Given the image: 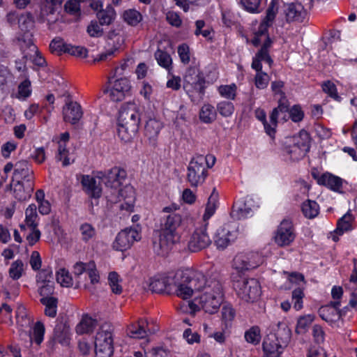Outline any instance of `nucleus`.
Listing matches in <instances>:
<instances>
[{
	"mask_svg": "<svg viewBox=\"0 0 357 357\" xmlns=\"http://www.w3.org/2000/svg\"><path fill=\"white\" fill-rule=\"evenodd\" d=\"M204 282L203 276L192 271H178L173 275L153 278L149 289L158 294H176L183 299L192 296V289L200 288Z\"/></svg>",
	"mask_w": 357,
	"mask_h": 357,
	"instance_id": "obj_1",
	"label": "nucleus"
},
{
	"mask_svg": "<svg viewBox=\"0 0 357 357\" xmlns=\"http://www.w3.org/2000/svg\"><path fill=\"white\" fill-rule=\"evenodd\" d=\"M126 177V170L116 166L104 172H97L94 177L89 175L82 176L81 183L83 190L91 199L89 210L92 214H94V206H98V199L102 196L100 183L103 182L107 188L114 190L117 195H122L120 187Z\"/></svg>",
	"mask_w": 357,
	"mask_h": 357,
	"instance_id": "obj_2",
	"label": "nucleus"
},
{
	"mask_svg": "<svg viewBox=\"0 0 357 357\" xmlns=\"http://www.w3.org/2000/svg\"><path fill=\"white\" fill-rule=\"evenodd\" d=\"M178 209V205L172 204L162 210V213L165 214L160 220L159 242L154 243V250L158 255L167 254L179 239L177 229L181 226L183 219L181 215L176 212Z\"/></svg>",
	"mask_w": 357,
	"mask_h": 357,
	"instance_id": "obj_3",
	"label": "nucleus"
},
{
	"mask_svg": "<svg viewBox=\"0 0 357 357\" xmlns=\"http://www.w3.org/2000/svg\"><path fill=\"white\" fill-rule=\"evenodd\" d=\"M200 273L204 278L202 284L197 289H192V294L194 291H204V293L199 297V304L201 307L208 314L215 313L223 301L222 287L220 281L215 277L207 278L202 272L195 271Z\"/></svg>",
	"mask_w": 357,
	"mask_h": 357,
	"instance_id": "obj_4",
	"label": "nucleus"
},
{
	"mask_svg": "<svg viewBox=\"0 0 357 357\" xmlns=\"http://www.w3.org/2000/svg\"><path fill=\"white\" fill-rule=\"evenodd\" d=\"M140 123L139 108L134 102L123 104L119 114L118 135L124 142H130L137 135Z\"/></svg>",
	"mask_w": 357,
	"mask_h": 357,
	"instance_id": "obj_5",
	"label": "nucleus"
},
{
	"mask_svg": "<svg viewBox=\"0 0 357 357\" xmlns=\"http://www.w3.org/2000/svg\"><path fill=\"white\" fill-rule=\"evenodd\" d=\"M205 84V77L199 68H188L183 78V89L195 104H198L203 99Z\"/></svg>",
	"mask_w": 357,
	"mask_h": 357,
	"instance_id": "obj_6",
	"label": "nucleus"
},
{
	"mask_svg": "<svg viewBox=\"0 0 357 357\" xmlns=\"http://www.w3.org/2000/svg\"><path fill=\"white\" fill-rule=\"evenodd\" d=\"M233 287L238 297L246 302L257 301L261 294L259 282L255 278H247L233 274Z\"/></svg>",
	"mask_w": 357,
	"mask_h": 357,
	"instance_id": "obj_7",
	"label": "nucleus"
},
{
	"mask_svg": "<svg viewBox=\"0 0 357 357\" xmlns=\"http://www.w3.org/2000/svg\"><path fill=\"white\" fill-rule=\"evenodd\" d=\"M114 328L109 323L100 326L95 337L96 357H112L114 353Z\"/></svg>",
	"mask_w": 357,
	"mask_h": 357,
	"instance_id": "obj_8",
	"label": "nucleus"
},
{
	"mask_svg": "<svg viewBox=\"0 0 357 357\" xmlns=\"http://www.w3.org/2000/svg\"><path fill=\"white\" fill-rule=\"evenodd\" d=\"M204 155L197 154L189 162L187 181L192 188L202 185L208 176V170L204 165Z\"/></svg>",
	"mask_w": 357,
	"mask_h": 357,
	"instance_id": "obj_9",
	"label": "nucleus"
},
{
	"mask_svg": "<svg viewBox=\"0 0 357 357\" xmlns=\"http://www.w3.org/2000/svg\"><path fill=\"white\" fill-rule=\"evenodd\" d=\"M310 137L305 130H301L293 137V144L285 147L284 151L293 161L302 159L310 151Z\"/></svg>",
	"mask_w": 357,
	"mask_h": 357,
	"instance_id": "obj_10",
	"label": "nucleus"
},
{
	"mask_svg": "<svg viewBox=\"0 0 357 357\" xmlns=\"http://www.w3.org/2000/svg\"><path fill=\"white\" fill-rule=\"evenodd\" d=\"M114 77V76L109 77L108 84L109 86L104 90V93H109L111 100L120 102L122 101L126 96L130 95L131 86L130 81L127 78L121 77L113 82L112 79Z\"/></svg>",
	"mask_w": 357,
	"mask_h": 357,
	"instance_id": "obj_11",
	"label": "nucleus"
},
{
	"mask_svg": "<svg viewBox=\"0 0 357 357\" xmlns=\"http://www.w3.org/2000/svg\"><path fill=\"white\" fill-rule=\"evenodd\" d=\"M261 261L257 252L239 253L234 259L233 266L240 273L258 267Z\"/></svg>",
	"mask_w": 357,
	"mask_h": 357,
	"instance_id": "obj_12",
	"label": "nucleus"
},
{
	"mask_svg": "<svg viewBox=\"0 0 357 357\" xmlns=\"http://www.w3.org/2000/svg\"><path fill=\"white\" fill-rule=\"evenodd\" d=\"M141 238V235L136 228H126L121 230L116 236L113 243V248L116 250L125 251L132 245Z\"/></svg>",
	"mask_w": 357,
	"mask_h": 357,
	"instance_id": "obj_13",
	"label": "nucleus"
},
{
	"mask_svg": "<svg viewBox=\"0 0 357 357\" xmlns=\"http://www.w3.org/2000/svg\"><path fill=\"white\" fill-rule=\"evenodd\" d=\"M211 243V240L206 231V225L196 229L190 236L188 242V249L191 252L201 251Z\"/></svg>",
	"mask_w": 357,
	"mask_h": 357,
	"instance_id": "obj_14",
	"label": "nucleus"
},
{
	"mask_svg": "<svg viewBox=\"0 0 357 357\" xmlns=\"http://www.w3.org/2000/svg\"><path fill=\"white\" fill-rule=\"evenodd\" d=\"M282 13L287 23L302 22L307 15V11L301 3L291 2L284 3Z\"/></svg>",
	"mask_w": 357,
	"mask_h": 357,
	"instance_id": "obj_15",
	"label": "nucleus"
},
{
	"mask_svg": "<svg viewBox=\"0 0 357 357\" xmlns=\"http://www.w3.org/2000/svg\"><path fill=\"white\" fill-rule=\"evenodd\" d=\"M295 238V234L292 222L289 220H284L278 226L275 241L280 246L289 245Z\"/></svg>",
	"mask_w": 357,
	"mask_h": 357,
	"instance_id": "obj_16",
	"label": "nucleus"
},
{
	"mask_svg": "<svg viewBox=\"0 0 357 357\" xmlns=\"http://www.w3.org/2000/svg\"><path fill=\"white\" fill-rule=\"evenodd\" d=\"M63 120L75 125L79 122L83 116V112L79 104L77 102H66L63 107Z\"/></svg>",
	"mask_w": 357,
	"mask_h": 357,
	"instance_id": "obj_17",
	"label": "nucleus"
},
{
	"mask_svg": "<svg viewBox=\"0 0 357 357\" xmlns=\"http://www.w3.org/2000/svg\"><path fill=\"white\" fill-rule=\"evenodd\" d=\"M15 178L26 183L33 182V171L28 161L20 160L15 164L13 181Z\"/></svg>",
	"mask_w": 357,
	"mask_h": 357,
	"instance_id": "obj_18",
	"label": "nucleus"
},
{
	"mask_svg": "<svg viewBox=\"0 0 357 357\" xmlns=\"http://www.w3.org/2000/svg\"><path fill=\"white\" fill-rule=\"evenodd\" d=\"M236 234L231 231L226 226L220 227L215 236L214 243L219 250H225L229 245L234 241Z\"/></svg>",
	"mask_w": 357,
	"mask_h": 357,
	"instance_id": "obj_19",
	"label": "nucleus"
},
{
	"mask_svg": "<svg viewBox=\"0 0 357 357\" xmlns=\"http://www.w3.org/2000/svg\"><path fill=\"white\" fill-rule=\"evenodd\" d=\"M33 182L24 183V181L17 180L13 184V195L15 199L20 202L25 201L29 199L33 191Z\"/></svg>",
	"mask_w": 357,
	"mask_h": 357,
	"instance_id": "obj_20",
	"label": "nucleus"
},
{
	"mask_svg": "<svg viewBox=\"0 0 357 357\" xmlns=\"http://www.w3.org/2000/svg\"><path fill=\"white\" fill-rule=\"evenodd\" d=\"M262 347L266 357H280L284 347L272 336L268 335L263 342Z\"/></svg>",
	"mask_w": 357,
	"mask_h": 357,
	"instance_id": "obj_21",
	"label": "nucleus"
},
{
	"mask_svg": "<svg viewBox=\"0 0 357 357\" xmlns=\"http://www.w3.org/2000/svg\"><path fill=\"white\" fill-rule=\"evenodd\" d=\"M342 181H343L341 178L328 172L323 174L317 179L318 184L324 185L331 190L338 192H341Z\"/></svg>",
	"mask_w": 357,
	"mask_h": 357,
	"instance_id": "obj_22",
	"label": "nucleus"
},
{
	"mask_svg": "<svg viewBox=\"0 0 357 357\" xmlns=\"http://www.w3.org/2000/svg\"><path fill=\"white\" fill-rule=\"evenodd\" d=\"M146 320L139 319L137 322L131 324L128 326L127 335L131 338H144L148 335V331L146 329Z\"/></svg>",
	"mask_w": 357,
	"mask_h": 357,
	"instance_id": "obj_23",
	"label": "nucleus"
},
{
	"mask_svg": "<svg viewBox=\"0 0 357 357\" xmlns=\"http://www.w3.org/2000/svg\"><path fill=\"white\" fill-rule=\"evenodd\" d=\"M52 340L62 345H67L70 341V328L63 323H59L56 325Z\"/></svg>",
	"mask_w": 357,
	"mask_h": 357,
	"instance_id": "obj_24",
	"label": "nucleus"
},
{
	"mask_svg": "<svg viewBox=\"0 0 357 357\" xmlns=\"http://www.w3.org/2000/svg\"><path fill=\"white\" fill-rule=\"evenodd\" d=\"M277 327L278 329L275 330V333L271 336L284 347H287L291 340V331L284 323L278 322Z\"/></svg>",
	"mask_w": 357,
	"mask_h": 357,
	"instance_id": "obj_25",
	"label": "nucleus"
},
{
	"mask_svg": "<svg viewBox=\"0 0 357 357\" xmlns=\"http://www.w3.org/2000/svg\"><path fill=\"white\" fill-rule=\"evenodd\" d=\"M252 211L250 207L247 206L245 202H235L232 206L230 213L231 217L236 220H240L251 216Z\"/></svg>",
	"mask_w": 357,
	"mask_h": 357,
	"instance_id": "obj_26",
	"label": "nucleus"
},
{
	"mask_svg": "<svg viewBox=\"0 0 357 357\" xmlns=\"http://www.w3.org/2000/svg\"><path fill=\"white\" fill-rule=\"evenodd\" d=\"M116 11L111 5H107L105 8H101L96 13L97 18L100 25H109L116 18Z\"/></svg>",
	"mask_w": 357,
	"mask_h": 357,
	"instance_id": "obj_27",
	"label": "nucleus"
},
{
	"mask_svg": "<svg viewBox=\"0 0 357 357\" xmlns=\"http://www.w3.org/2000/svg\"><path fill=\"white\" fill-rule=\"evenodd\" d=\"M289 101L287 99L286 96L282 95V97H280L278 100V106L275 107L270 114V121L273 122L274 126H278V119L280 114L289 112Z\"/></svg>",
	"mask_w": 357,
	"mask_h": 357,
	"instance_id": "obj_28",
	"label": "nucleus"
},
{
	"mask_svg": "<svg viewBox=\"0 0 357 357\" xmlns=\"http://www.w3.org/2000/svg\"><path fill=\"white\" fill-rule=\"evenodd\" d=\"M40 302L45 306L44 313L46 316L51 318L56 316L59 303L56 297L40 298Z\"/></svg>",
	"mask_w": 357,
	"mask_h": 357,
	"instance_id": "obj_29",
	"label": "nucleus"
},
{
	"mask_svg": "<svg viewBox=\"0 0 357 357\" xmlns=\"http://www.w3.org/2000/svg\"><path fill=\"white\" fill-rule=\"evenodd\" d=\"M97 324L98 322L96 319H92L88 315H85L77 325L75 328L76 332L79 335L91 333L96 327Z\"/></svg>",
	"mask_w": 357,
	"mask_h": 357,
	"instance_id": "obj_30",
	"label": "nucleus"
},
{
	"mask_svg": "<svg viewBox=\"0 0 357 357\" xmlns=\"http://www.w3.org/2000/svg\"><path fill=\"white\" fill-rule=\"evenodd\" d=\"M318 312L320 317L327 322L335 321L342 317V311H337L328 306H321Z\"/></svg>",
	"mask_w": 357,
	"mask_h": 357,
	"instance_id": "obj_31",
	"label": "nucleus"
},
{
	"mask_svg": "<svg viewBox=\"0 0 357 357\" xmlns=\"http://www.w3.org/2000/svg\"><path fill=\"white\" fill-rule=\"evenodd\" d=\"M217 116V112L215 107L210 104H204L199 112V119L204 123H211Z\"/></svg>",
	"mask_w": 357,
	"mask_h": 357,
	"instance_id": "obj_32",
	"label": "nucleus"
},
{
	"mask_svg": "<svg viewBox=\"0 0 357 357\" xmlns=\"http://www.w3.org/2000/svg\"><path fill=\"white\" fill-rule=\"evenodd\" d=\"M162 127V123L155 119H149L145 125V135L149 139H155L159 134Z\"/></svg>",
	"mask_w": 357,
	"mask_h": 357,
	"instance_id": "obj_33",
	"label": "nucleus"
},
{
	"mask_svg": "<svg viewBox=\"0 0 357 357\" xmlns=\"http://www.w3.org/2000/svg\"><path fill=\"white\" fill-rule=\"evenodd\" d=\"M256 118L262 122L266 133L272 139L275 138L277 126H274L273 122L270 121L268 123L266 121V114L264 110L257 109L255 111Z\"/></svg>",
	"mask_w": 357,
	"mask_h": 357,
	"instance_id": "obj_34",
	"label": "nucleus"
},
{
	"mask_svg": "<svg viewBox=\"0 0 357 357\" xmlns=\"http://www.w3.org/2000/svg\"><path fill=\"white\" fill-rule=\"evenodd\" d=\"M353 220V215L348 211L340 219L338 220L337 228L334 232L337 235H342L344 231H348L352 229L351 222Z\"/></svg>",
	"mask_w": 357,
	"mask_h": 357,
	"instance_id": "obj_35",
	"label": "nucleus"
},
{
	"mask_svg": "<svg viewBox=\"0 0 357 357\" xmlns=\"http://www.w3.org/2000/svg\"><path fill=\"white\" fill-rule=\"evenodd\" d=\"M261 61L267 63L270 66L273 63L268 51H264L261 54V50H259L252 59V68L256 71L261 70L262 69Z\"/></svg>",
	"mask_w": 357,
	"mask_h": 357,
	"instance_id": "obj_36",
	"label": "nucleus"
},
{
	"mask_svg": "<svg viewBox=\"0 0 357 357\" xmlns=\"http://www.w3.org/2000/svg\"><path fill=\"white\" fill-rule=\"evenodd\" d=\"M45 326L41 321H37L33 326V335L25 333L29 338L30 344L34 341L37 344H40L43 340L45 334Z\"/></svg>",
	"mask_w": 357,
	"mask_h": 357,
	"instance_id": "obj_37",
	"label": "nucleus"
},
{
	"mask_svg": "<svg viewBox=\"0 0 357 357\" xmlns=\"http://www.w3.org/2000/svg\"><path fill=\"white\" fill-rule=\"evenodd\" d=\"M301 210L305 218L312 219L319 214V206L316 202L307 199L303 203Z\"/></svg>",
	"mask_w": 357,
	"mask_h": 357,
	"instance_id": "obj_38",
	"label": "nucleus"
},
{
	"mask_svg": "<svg viewBox=\"0 0 357 357\" xmlns=\"http://www.w3.org/2000/svg\"><path fill=\"white\" fill-rule=\"evenodd\" d=\"M218 200V193L213 188L212 193L208 197L203 218L204 220L209 219L215 213Z\"/></svg>",
	"mask_w": 357,
	"mask_h": 357,
	"instance_id": "obj_39",
	"label": "nucleus"
},
{
	"mask_svg": "<svg viewBox=\"0 0 357 357\" xmlns=\"http://www.w3.org/2000/svg\"><path fill=\"white\" fill-rule=\"evenodd\" d=\"M123 17L125 22L132 26H137L142 20V14L135 9L125 10Z\"/></svg>",
	"mask_w": 357,
	"mask_h": 357,
	"instance_id": "obj_40",
	"label": "nucleus"
},
{
	"mask_svg": "<svg viewBox=\"0 0 357 357\" xmlns=\"http://www.w3.org/2000/svg\"><path fill=\"white\" fill-rule=\"evenodd\" d=\"M314 316L312 314H307L301 316L298 318L297 321V324L296 327V333L297 334H303L305 333L309 326L311 325L312 321H314Z\"/></svg>",
	"mask_w": 357,
	"mask_h": 357,
	"instance_id": "obj_41",
	"label": "nucleus"
},
{
	"mask_svg": "<svg viewBox=\"0 0 357 357\" xmlns=\"http://www.w3.org/2000/svg\"><path fill=\"white\" fill-rule=\"evenodd\" d=\"M69 44L65 43L62 38L59 37L54 38L50 44V49L52 53L57 55L66 53Z\"/></svg>",
	"mask_w": 357,
	"mask_h": 357,
	"instance_id": "obj_42",
	"label": "nucleus"
},
{
	"mask_svg": "<svg viewBox=\"0 0 357 357\" xmlns=\"http://www.w3.org/2000/svg\"><path fill=\"white\" fill-rule=\"evenodd\" d=\"M63 1V0H45L41 8V14L43 16L54 14L61 7Z\"/></svg>",
	"mask_w": 357,
	"mask_h": 357,
	"instance_id": "obj_43",
	"label": "nucleus"
},
{
	"mask_svg": "<svg viewBox=\"0 0 357 357\" xmlns=\"http://www.w3.org/2000/svg\"><path fill=\"white\" fill-rule=\"evenodd\" d=\"M37 207L34 204H30L25 211L26 215V224L31 229H34V227H37L38 223L36 222V219L38 216L37 215Z\"/></svg>",
	"mask_w": 357,
	"mask_h": 357,
	"instance_id": "obj_44",
	"label": "nucleus"
},
{
	"mask_svg": "<svg viewBox=\"0 0 357 357\" xmlns=\"http://www.w3.org/2000/svg\"><path fill=\"white\" fill-rule=\"evenodd\" d=\"M155 58L158 61V63L166 68L167 70H169L171 68V66L172 63L171 56L165 51H162L161 50H158L155 52Z\"/></svg>",
	"mask_w": 357,
	"mask_h": 357,
	"instance_id": "obj_45",
	"label": "nucleus"
},
{
	"mask_svg": "<svg viewBox=\"0 0 357 357\" xmlns=\"http://www.w3.org/2000/svg\"><path fill=\"white\" fill-rule=\"evenodd\" d=\"M24 271V263L22 260L17 259L11 264L9 268V276L14 280L20 279Z\"/></svg>",
	"mask_w": 357,
	"mask_h": 357,
	"instance_id": "obj_46",
	"label": "nucleus"
},
{
	"mask_svg": "<svg viewBox=\"0 0 357 357\" xmlns=\"http://www.w3.org/2000/svg\"><path fill=\"white\" fill-rule=\"evenodd\" d=\"M79 231L82 235V240L85 243L93 238L96 234L95 228L91 224L86 222L80 225Z\"/></svg>",
	"mask_w": 357,
	"mask_h": 357,
	"instance_id": "obj_47",
	"label": "nucleus"
},
{
	"mask_svg": "<svg viewBox=\"0 0 357 357\" xmlns=\"http://www.w3.org/2000/svg\"><path fill=\"white\" fill-rule=\"evenodd\" d=\"M217 111L224 117H229L234 112V104L228 101H222L217 105Z\"/></svg>",
	"mask_w": 357,
	"mask_h": 357,
	"instance_id": "obj_48",
	"label": "nucleus"
},
{
	"mask_svg": "<svg viewBox=\"0 0 357 357\" xmlns=\"http://www.w3.org/2000/svg\"><path fill=\"white\" fill-rule=\"evenodd\" d=\"M54 291V282L52 280L47 282L40 284L38 289V293L41 298L52 297Z\"/></svg>",
	"mask_w": 357,
	"mask_h": 357,
	"instance_id": "obj_49",
	"label": "nucleus"
},
{
	"mask_svg": "<svg viewBox=\"0 0 357 357\" xmlns=\"http://www.w3.org/2000/svg\"><path fill=\"white\" fill-rule=\"evenodd\" d=\"M245 340L253 344H257L260 342V330L257 326H253L245 333Z\"/></svg>",
	"mask_w": 357,
	"mask_h": 357,
	"instance_id": "obj_50",
	"label": "nucleus"
},
{
	"mask_svg": "<svg viewBox=\"0 0 357 357\" xmlns=\"http://www.w3.org/2000/svg\"><path fill=\"white\" fill-rule=\"evenodd\" d=\"M85 0H68L64 6L65 10L71 14L77 15L79 13L82 3H84Z\"/></svg>",
	"mask_w": 357,
	"mask_h": 357,
	"instance_id": "obj_51",
	"label": "nucleus"
},
{
	"mask_svg": "<svg viewBox=\"0 0 357 357\" xmlns=\"http://www.w3.org/2000/svg\"><path fill=\"white\" fill-rule=\"evenodd\" d=\"M68 153L69 151L66 148V144L59 142L58 153L56 155V159L59 161L63 160V166L66 167L71 163L68 156Z\"/></svg>",
	"mask_w": 357,
	"mask_h": 357,
	"instance_id": "obj_52",
	"label": "nucleus"
},
{
	"mask_svg": "<svg viewBox=\"0 0 357 357\" xmlns=\"http://www.w3.org/2000/svg\"><path fill=\"white\" fill-rule=\"evenodd\" d=\"M218 91L222 97L234 100L236 93V86L234 84L231 85H222L218 88Z\"/></svg>",
	"mask_w": 357,
	"mask_h": 357,
	"instance_id": "obj_53",
	"label": "nucleus"
},
{
	"mask_svg": "<svg viewBox=\"0 0 357 357\" xmlns=\"http://www.w3.org/2000/svg\"><path fill=\"white\" fill-rule=\"evenodd\" d=\"M323 91L328 96L337 101H340L341 98L337 93L335 84L331 81L324 82L322 84Z\"/></svg>",
	"mask_w": 357,
	"mask_h": 357,
	"instance_id": "obj_54",
	"label": "nucleus"
},
{
	"mask_svg": "<svg viewBox=\"0 0 357 357\" xmlns=\"http://www.w3.org/2000/svg\"><path fill=\"white\" fill-rule=\"evenodd\" d=\"M56 281L62 287H69L73 285V279L69 273L65 269H61L56 273Z\"/></svg>",
	"mask_w": 357,
	"mask_h": 357,
	"instance_id": "obj_55",
	"label": "nucleus"
},
{
	"mask_svg": "<svg viewBox=\"0 0 357 357\" xmlns=\"http://www.w3.org/2000/svg\"><path fill=\"white\" fill-rule=\"evenodd\" d=\"M279 9V0H272L268 9L266 15L264 18L267 22L273 23Z\"/></svg>",
	"mask_w": 357,
	"mask_h": 357,
	"instance_id": "obj_56",
	"label": "nucleus"
},
{
	"mask_svg": "<svg viewBox=\"0 0 357 357\" xmlns=\"http://www.w3.org/2000/svg\"><path fill=\"white\" fill-rule=\"evenodd\" d=\"M31 82L29 79H26L19 84L17 97L18 98L26 99L31 96Z\"/></svg>",
	"mask_w": 357,
	"mask_h": 357,
	"instance_id": "obj_57",
	"label": "nucleus"
},
{
	"mask_svg": "<svg viewBox=\"0 0 357 357\" xmlns=\"http://www.w3.org/2000/svg\"><path fill=\"white\" fill-rule=\"evenodd\" d=\"M27 47L30 49V50L35 53L36 56L33 59V63L35 65L43 67L46 66V61L44 59V57L40 54V52L38 51L37 47L33 43L31 40H29L28 43H26Z\"/></svg>",
	"mask_w": 357,
	"mask_h": 357,
	"instance_id": "obj_58",
	"label": "nucleus"
},
{
	"mask_svg": "<svg viewBox=\"0 0 357 357\" xmlns=\"http://www.w3.org/2000/svg\"><path fill=\"white\" fill-rule=\"evenodd\" d=\"M119 276L116 272H111L108 276V281L113 293L120 294L122 292V287L119 284Z\"/></svg>",
	"mask_w": 357,
	"mask_h": 357,
	"instance_id": "obj_59",
	"label": "nucleus"
},
{
	"mask_svg": "<svg viewBox=\"0 0 357 357\" xmlns=\"http://www.w3.org/2000/svg\"><path fill=\"white\" fill-rule=\"evenodd\" d=\"M289 118L294 122H300L304 118V112L299 105H295L289 110Z\"/></svg>",
	"mask_w": 357,
	"mask_h": 357,
	"instance_id": "obj_60",
	"label": "nucleus"
},
{
	"mask_svg": "<svg viewBox=\"0 0 357 357\" xmlns=\"http://www.w3.org/2000/svg\"><path fill=\"white\" fill-rule=\"evenodd\" d=\"M303 290L301 287L296 288L292 291V299L294 301V307L299 310L303 307Z\"/></svg>",
	"mask_w": 357,
	"mask_h": 357,
	"instance_id": "obj_61",
	"label": "nucleus"
},
{
	"mask_svg": "<svg viewBox=\"0 0 357 357\" xmlns=\"http://www.w3.org/2000/svg\"><path fill=\"white\" fill-rule=\"evenodd\" d=\"M33 17L29 13H27L25 15H21L18 18L19 27L22 31H27L29 28L33 26Z\"/></svg>",
	"mask_w": 357,
	"mask_h": 357,
	"instance_id": "obj_62",
	"label": "nucleus"
},
{
	"mask_svg": "<svg viewBox=\"0 0 357 357\" xmlns=\"http://www.w3.org/2000/svg\"><path fill=\"white\" fill-rule=\"evenodd\" d=\"M100 26L97 21H91L87 26L86 31L91 37H100L103 34V29Z\"/></svg>",
	"mask_w": 357,
	"mask_h": 357,
	"instance_id": "obj_63",
	"label": "nucleus"
},
{
	"mask_svg": "<svg viewBox=\"0 0 357 357\" xmlns=\"http://www.w3.org/2000/svg\"><path fill=\"white\" fill-rule=\"evenodd\" d=\"M92 284H97L100 282V275L96 269V264L93 261H91L88 264V270L86 271Z\"/></svg>",
	"mask_w": 357,
	"mask_h": 357,
	"instance_id": "obj_64",
	"label": "nucleus"
}]
</instances>
